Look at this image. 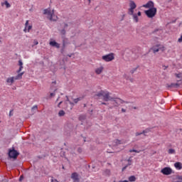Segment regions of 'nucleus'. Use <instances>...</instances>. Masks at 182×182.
Masks as SVG:
<instances>
[{
  "label": "nucleus",
  "instance_id": "obj_1",
  "mask_svg": "<svg viewBox=\"0 0 182 182\" xmlns=\"http://www.w3.org/2000/svg\"><path fill=\"white\" fill-rule=\"evenodd\" d=\"M97 96L99 99H102L104 102H112L114 107H119L120 105H123V103H127V102L123 101V100L120 98H113L110 97V92L107 91L102 90L97 94Z\"/></svg>",
  "mask_w": 182,
  "mask_h": 182
},
{
  "label": "nucleus",
  "instance_id": "obj_2",
  "mask_svg": "<svg viewBox=\"0 0 182 182\" xmlns=\"http://www.w3.org/2000/svg\"><path fill=\"white\" fill-rule=\"evenodd\" d=\"M44 15H47L48 19L53 22H56L58 21V16L55 15L53 11L50 10V9H46L43 11Z\"/></svg>",
  "mask_w": 182,
  "mask_h": 182
},
{
  "label": "nucleus",
  "instance_id": "obj_3",
  "mask_svg": "<svg viewBox=\"0 0 182 182\" xmlns=\"http://www.w3.org/2000/svg\"><path fill=\"white\" fill-rule=\"evenodd\" d=\"M144 14L148 16V18H154L156 14H157V9L156 8H151L149 10H146Z\"/></svg>",
  "mask_w": 182,
  "mask_h": 182
},
{
  "label": "nucleus",
  "instance_id": "obj_4",
  "mask_svg": "<svg viewBox=\"0 0 182 182\" xmlns=\"http://www.w3.org/2000/svg\"><path fill=\"white\" fill-rule=\"evenodd\" d=\"M151 50L154 53H157V52H164V50H166V47L161 44H157L152 47Z\"/></svg>",
  "mask_w": 182,
  "mask_h": 182
},
{
  "label": "nucleus",
  "instance_id": "obj_5",
  "mask_svg": "<svg viewBox=\"0 0 182 182\" xmlns=\"http://www.w3.org/2000/svg\"><path fill=\"white\" fill-rule=\"evenodd\" d=\"M181 85H182V81L178 80L176 83L167 84L166 87H168V89H170L171 90L173 89H178V87H180Z\"/></svg>",
  "mask_w": 182,
  "mask_h": 182
},
{
  "label": "nucleus",
  "instance_id": "obj_6",
  "mask_svg": "<svg viewBox=\"0 0 182 182\" xmlns=\"http://www.w3.org/2000/svg\"><path fill=\"white\" fill-rule=\"evenodd\" d=\"M102 60H105V62H112V60H114V54L109 53L105 55H103L102 57Z\"/></svg>",
  "mask_w": 182,
  "mask_h": 182
},
{
  "label": "nucleus",
  "instance_id": "obj_7",
  "mask_svg": "<svg viewBox=\"0 0 182 182\" xmlns=\"http://www.w3.org/2000/svg\"><path fill=\"white\" fill-rule=\"evenodd\" d=\"M18 156H19V153L18 152V151H16L15 149L10 150L9 151V159H14V160H16V159H17Z\"/></svg>",
  "mask_w": 182,
  "mask_h": 182
},
{
  "label": "nucleus",
  "instance_id": "obj_8",
  "mask_svg": "<svg viewBox=\"0 0 182 182\" xmlns=\"http://www.w3.org/2000/svg\"><path fill=\"white\" fill-rule=\"evenodd\" d=\"M137 8V5L133 1H129V9H128V14H133L134 12V9Z\"/></svg>",
  "mask_w": 182,
  "mask_h": 182
},
{
  "label": "nucleus",
  "instance_id": "obj_9",
  "mask_svg": "<svg viewBox=\"0 0 182 182\" xmlns=\"http://www.w3.org/2000/svg\"><path fill=\"white\" fill-rule=\"evenodd\" d=\"M129 15L132 16V19H133L134 22L137 23V22H139V16H141V11H138L137 14L134 12L132 14H129Z\"/></svg>",
  "mask_w": 182,
  "mask_h": 182
},
{
  "label": "nucleus",
  "instance_id": "obj_10",
  "mask_svg": "<svg viewBox=\"0 0 182 182\" xmlns=\"http://www.w3.org/2000/svg\"><path fill=\"white\" fill-rule=\"evenodd\" d=\"M161 173H162V174H164V176H170V174L173 173V170L171 169V168L165 167L161 169Z\"/></svg>",
  "mask_w": 182,
  "mask_h": 182
},
{
  "label": "nucleus",
  "instance_id": "obj_11",
  "mask_svg": "<svg viewBox=\"0 0 182 182\" xmlns=\"http://www.w3.org/2000/svg\"><path fill=\"white\" fill-rule=\"evenodd\" d=\"M143 8H146V9H151V8H155L154 7V3L151 1H149L147 4H144L143 6Z\"/></svg>",
  "mask_w": 182,
  "mask_h": 182
},
{
  "label": "nucleus",
  "instance_id": "obj_12",
  "mask_svg": "<svg viewBox=\"0 0 182 182\" xmlns=\"http://www.w3.org/2000/svg\"><path fill=\"white\" fill-rule=\"evenodd\" d=\"M29 24V21L27 20L25 23V28L23 29V32H29L31 29H32V26H28Z\"/></svg>",
  "mask_w": 182,
  "mask_h": 182
},
{
  "label": "nucleus",
  "instance_id": "obj_13",
  "mask_svg": "<svg viewBox=\"0 0 182 182\" xmlns=\"http://www.w3.org/2000/svg\"><path fill=\"white\" fill-rule=\"evenodd\" d=\"M104 69H105V68L103 66H100L99 68H97L95 69L96 75H100L103 72Z\"/></svg>",
  "mask_w": 182,
  "mask_h": 182
},
{
  "label": "nucleus",
  "instance_id": "obj_14",
  "mask_svg": "<svg viewBox=\"0 0 182 182\" xmlns=\"http://www.w3.org/2000/svg\"><path fill=\"white\" fill-rule=\"evenodd\" d=\"M71 178H73V180L75 182L79 181V176L77 175V173H72V175H71Z\"/></svg>",
  "mask_w": 182,
  "mask_h": 182
},
{
  "label": "nucleus",
  "instance_id": "obj_15",
  "mask_svg": "<svg viewBox=\"0 0 182 182\" xmlns=\"http://www.w3.org/2000/svg\"><path fill=\"white\" fill-rule=\"evenodd\" d=\"M14 82H15V78L14 77H10L9 78L6 79V82L11 86V85H12V83H14Z\"/></svg>",
  "mask_w": 182,
  "mask_h": 182
},
{
  "label": "nucleus",
  "instance_id": "obj_16",
  "mask_svg": "<svg viewBox=\"0 0 182 182\" xmlns=\"http://www.w3.org/2000/svg\"><path fill=\"white\" fill-rule=\"evenodd\" d=\"M50 46H55V48H60V45L56 41H50Z\"/></svg>",
  "mask_w": 182,
  "mask_h": 182
},
{
  "label": "nucleus",
  "instance_id": "obj_17",
  "mask_svg": "<svg viewBox=\"0 0 182 182\" xmlns=\"http://www.w3.org/2000/svg\"><path fill=\"white\" fill-rule=\"evenodd\" d=\"M23 73H21L16 76V77H14V80H21V79H22V76H23Z\"/></svg>",
  "mask_w": 182,
  "mask_h": 182
},
{
  "label": "nucleus",
  "instance_id": "obj_18",
  "mask_svg": "<svg viewBox=\"0 0 182 182\" xmlns=\"http://www.w3.org/2000/svg\"><path fill=\"white\" fill-rule=\"evenodd\" d=\"M174 167H175V168H176V170H181V168H182L181 163H180V162L175 163Z\"/></svg>",
  "mask_w": 182,
  "mask_h": 182
},
{
  "label": "nucleus",
  "instance_id": "obj_19",
  "mask_svg": "<svg viewBox=\"0 0 182 182\" xmlns=\"http://www.w3.org/2000/svg\"><path fill=\"white\" fill-rule=\"evenodd\" d=\"M2 6L6 5V8H11V4H9L8 1H6L4 3H1Z\"/></svg>",
  "mask_w": 182,
  "mask_h": 182
},
{
  "label": "nucleus",
  "instance_id": "obj_20",
  "mask_svg": "<svg viewBox=\"0 0 182 182\" xmlns=\"http://www.w3.org/2000/svg\"><path fill=\"white\" fill-rule=\"evenodd\" d=\"M65 111H63V110H60L58 112V116L60 117L65 116Z\"/></svg>",
  "mask_w": 182,
  "mask_h": 182
},
{
  "label": "nucleus",
  "instance_id": "obj_21",
  "mask_svg": "<svg viewBox=\"0 0 182 182\" xmlns=\"http://www.w3.org/2000/svg\"><path fill=\"white\" fill-rule=\"evenodd\" d=\"M129 181H130V182L136 181V176H129Z\"/></svg>",
  "mask_w": 182,
  "mask_h": 182
},
{
  "label": "nucleus",
  "instance_id": "obj_22",
  "mask_svg": "<svg viewBox=\"0 0 182 182\" xmlns=\"http://www.w3.org/2000/svg\"><path fill=\"white\" fill-rule=\"evenodd\" d=\"M175 182H182V176H177Z\"/></svg>",
  "mask_w": 182,
  "mask_h": 182
},
{
  "label": "nucleus",
  "instance_id": "obj_23",
  "mask_svg": "<svg viewBox=\"0 0 182 182\" xmlns=\"http://www.w3.org/2000/svg\"><path fill=\"white\" fill-rule=\"evenodd\" d=\"M68 102L70 103V105L73 106V102L69 101V97L68 96H66V101L65 102V105H68Z\"/></svg>",
  "mask_w": 182,
  "mask_h": 182
},
{
  "label": "nucleus",
  "instance_id": "obj_24",
  "mask_svg": "<svg viewBox=\"0 0 182 182\" xmlns=\"http://www.w3.org/2000/svg\"><path fill=\"white\" fill-rule=\"evenodd\" d=\"M168 154H174L176 153V151L173 149H170L168 151Z\"/></svg>",
  "mask_w": 182,
  "mask_h": 182
},
{
  "label": "nucleus",
  "instance_id": "obj_25",
  "mask_svg": "<svg viewBox=\"0 0 182 182\" xmlns=\"http://www.w3.org/2000/svg\"><path fill=\"white\" fill-rule=\"evenodd\" d=\"M80 100H82V97H78V98L74 99V100H73V102H74V103L76 104V103L80 102Z\"/></svg>",
  "mask_w": 182,
  "mask_h": 182
},
{
  "label": "nucleus",
  "instance_id": "obj_26",
  "mask_svg": "<svg viewBox=\"0 0 182 182\" xmlns=\"http://www.w3.org/2000/svg\"><path fill=\"white\" fill-rule=\"evenodd\" d=\"M140 151H141V150L138 151V150H136V149H130L129 150V153H140Z\"/></svg>",
  "mask_w": 182,
  "mask_h": 182
},
{
  "label": "nucleus",
  "instance_id": "obj_27",
  "mask_svg": "<svg viewBox=\"0 0 182 182\" xmlns=\"http://www.w3.org/2000/svg\"><path fill=\"white\" fill-rule=\"evenodd\" d=\"M85 119H86V116H85V115H80V117H79V119L81 122H83V120H85Z\"/></svg>",
  "mask_w": 182,
  "mask_h": 182
},
{
  "label": "nucleus",
  "instance_id": "obj_28",
  "mask_svg": "<svg viewBox=\"0 0 182 182\" xmlns=\"http://www.w3.org/2000/svg\"><path fill=\"white\" fill-rule=\"evenodd\" d=\"M23 69V65L20 66L18 70H17V73H21Z\"/></svg>",
  "mask_w": 182,
  "mask_h": 182
},
{
  "label": "nucleus",
  "instance_id": "obj_29",
  "mask_svg": "<svg viewBox=\"0 0 182 182\" xmlns=\"http://www.w3.org/2000/svg\"><path fill=\"white\" fill-rule=\"evenodd\" d=\"M149 132H150V129H146L142 132V134L146 135V133H149Z\"/></svg>",
  "mask_w": 182,
  "mask_h": 182
},
{
  "label": "nucleus",
  "instance_id": "obj_30",
  "mask_svg": "<svg viewBox=\"0 0 182 182\" xmlns=\"http://www.w3.org/2000/svg\"><path fill=\"white\" fill-rule=\"evenodd\" d=\"M18 65L19 66H23V63L22 62V60H18Z\"/></svg>",
  "mask_w": 182,
  "mask_h": 182
},
{
  "label": "nucleus",
  "instance_id": "obj_31",
  "mask_svg": "<svg viewBox=\"0 0 182 182\" xmlns=\"http://www.w3.org/2000/svg\"><path fill=\"white\" fill-rule=\"evenodd\" d=\"M176 77H178V79H180V77H182V74L181 73H178V74H176Z\"/></svg>",
  "mask_w": 182,
  "mask_h": 182
},
{
  "label": "nucleus",
  "instance_id": "obj_32",
  "mask_svg": "<svg viewBox=\"0 0 182 182\" xmlns=\"http://www.w3.org/2000/svg\"><path fill=\"white\" fill-rule=\"evenodd\" d=\"M128 166H132V159L131 158H129L128 159Z\"/></svg>",
  "mask_w": 182,
  "mask_h": 182
},
{
  "label": "nucleus",
  "instance_id": "obj_33",
  "mask_svg": "<svg viewBox=\"0 0 182 182\" xmlns=\"http://www.w3.org/2000/svg\"><path fill=\"white\" fill-rule=\"evenodd\" d=\"M105 174H107V176H109V174H110V170L107 169V170L105 171Z\"/></svg>",
  "mask_w": 182,
  "mask_h": 182
},
{
  "label": "nucleus",
  "instance_id": "obj_34",
  "mask_svg": "<svg viewBox=\"0 0 182 182\" xmlns=\"http://www.w3.org/2000/svg\"><path fill=\"white\" fill-rule=\"evenodd\" d=\"M51 182H59L58 179H55L53 178H51Z\"/></svg>",
  "mask_w": 182,
  "mask_h": 182
},
{
  "label": "nucleus",
  "instance_id": "obj_35",
  "mask_svg": "<svg viewBox=\"0 0 182 182\" xmlns=\"http://www.w3.org/2000/svg\"><path fill=\"white\" fill-rule=\"evenodd\" d=\"M61 33L63 35H65L66 33V31L65 30V28L61 31Z\"/></svg>",
  "mask_w": 182,
  "mask_h": 182
},
{
  "label": "nucleus",
  "instance_id": "obj_36",
  "mask_svg": "<svg viewBox=\"0 0 182 182\" xmlns=\"http://www.w3.org/2000/svg\"><path fill=\"white\" fill-rule=\"evenodd\" d=\"M55 92H51V93L50 94V97H55Z\"/></svg>",
  "mask_w": 182,
  "mask_h": 182
},
{
  "label": "nucleus",
  "instance_id": "obj_37",
  "mask_svg": "<svg viewBox=\"0 0 182 182\" xmlns=\"http://www.w3.org/2000/svg\"><path fill=\"white\" fill-rule=\"evenodd\" d=\"M141 134H143V132H136V134H135V135L137 136H140V135H141Z\"/></svg>",
  "mask_w": 182,
  "mask_h": 182
},
{
  "label": "nucleus",
  "instance_id": "obj_38",
  "mask_svg": "<svg viewBox=\"0 0 182 182\" xmlns=\"http://www.w3.org/2000/svg\"><path fill=\"white\" fill-rule=\"evenodd\" d=\"M68 26V23H64V29H66Z\"/></svg>",
  "mask_w": 182,
  "mask_h": 182
},
{
  "label": "nucleus",
  "instance_id": "obj_39",
  "mask_svg": "<svg viewBox=\"0 0 182 182\" xmlns=\"http://www.w3.org/2000/svg\"><path fill=\"white\" fill-rule=\"evenodd\" d=\"M178 41L180 43L182 42V35H181V37L178 38Z\"/></svg>",
  "mask_w": 182,
  "mask_h": 182
},
{
  "label": "nucleus",
  "instance_id": "obj_40",
  "mask_svg": "<svg viewBox=\"0 0 182 182\" xmlns=\"http://www.w3.org/2000/svg\"><path fill=\"white\" fill-rule=\"evenodd\" d=\"M136 69H137V68H134V69L132 70H131V73H132V74L134 73V72H136Z\"/></svg>",
  "mask_w": 182,
  "mask_h": 182
},
{
  "label": "nucleus",
  "instance_id": "obj_41",
  "mask_svg": "<svg viewBox=\"0 0 182 182\" xmlns=\"http://www.w3.org/2000/svg\"><path fill=\"white\" fill-rule=\"evenodd\" d=\"M77 152H78V153H82V148L79 147V148L77 149Z\"/></svg>",
  "mask_w": 182,
  "mask_h": 182
},
{
  "label": "nucleus",
  "instance_id": "obj_42",
  "mask_svg": "<svg viewBox=\"0 0 182 182\" xmlns=\"http://www.w3.org/2000/svg\"><path fill=\"white\" fill-rule=\"evenodd\" d=\"M39 43L38 42V41H36V40H34V41H33V44L34 45H38Z\"/></svg>",
  "mask_w": 182,
  "mask_h": 182
},
{
  "label": "nucleus",
  "instance_id": "obj_43",
  "mask_svg": "<svg viewBox=\"0 0 182 182\" xmlns=\"http://www.w3.org/2000/svg\"><path fill=\"white\" fill-rule=\"evenodd\" d=\"M62 103H63V102L60 101L58 105V107H60V105H62Z\"/></svg>",
  "mask_w": 182,
  "mask_h": 182
},
{
  "label": "nucleus",
  "instance_id": "obj_44",
  "mask_svg": "<svg viewBox=\"0 0 182 182\" xmlns=\"http://www.w3.org/2000/svg\"><path fill=\"white\" fill-rule=\"evenodd\" d=\"M115 143H116L117 144H120V141H119L118 139H116V140H115Z\"/></svg>",
  "mask_w": 182,
  "mask_h": 182
},
{
  "label": "nucleus",
  "instance_id": "obj_45",
  "mask_svg": "<svg viewBox=\"0 0 182 182\" xmlns=\"http://www.w3.org/2000/svg\"><path fill=\"white\" fill-rule=\"evenodd\" d=\"M23 180V176H21L19 178V181H22Z\"/></svg>",
  "mask_w": 182,
  "mask_h": 182
},
{
  "label": "nucleus",
  "instance_id": "obj_46",
  "mask_svg": "<svg viewBox=\"0 0 182 182\" xmlns=\"http://www.w3.org/2000/svg\"><path fill=\"white\" fill-rule=\"evenodd\" d=\"M122 112L123 113H126V109L122 108Z\"/></svg>",
  "mask_w": 182,
  "mask_h": 182
},
{
  "label": "nucleus",
  "instance_id": "obj_47",
  "mask_svg": "<svg viewBox=\"0 0 182 182\" xmlns=\"http://www.w3.org/2000/svg\"><path fill=\"white\" fill-rule=\"evenodd\" d=\"M167 68H168V66L164 65V70H166V69H167Z\"/></svg>",
  "mask_w": 182,
  "mask_h": 182
},
{
  "label": "nucleus",
  "instance_id": "obj_48",
  "mask_svg": "<svg viewBox=\"0 0 182 182\" xmlns=\"http://www.w3.org/2000/svg\"><path fill=\"white\" fill-rule=\"evenodd\" d=\"M9 116H12V110L9 112Z\"/></svg>",
  "mask_w": 182,
  "mask_h": 182
},
{
  "label": "nucleus",
  "instance_id": "obj_49",
  "mask_svg": "<svg viewBox=\"0 0 182 182\" xmlns=\"http://www.w3.org/2000/svg\"><path fill=\"white\" fill-rule=\"evenodd\" d=\"M33 109H38V107L37 106H33Z\"/></svg>",
  "mask_w": 182,
  "mask_h": 182
},
{
  "label": "nucleus",
  "instance_id": "obj_50",
  "mask_svg": "<svg viewBox=\"0 0 182 182\" xmlns=\"http://www.w3.org/2000/svg\"><path fill=\"white\" fill-rule=\"evenodd\" d=\"M119 182H129L127 181H119Z\"/></svg>",
  "mask_w": 182,
  "mask_h": 182
},
{
  "label": "nucleus",
  "instance_id": "obj_51",
  "mask_svg": "<svg viewBox=\"0 0 182 182\" xmlns=\"http://www.w3.org/2000/svg\"><path fill=\"white\" fill-rule=\"evenodd\" d=\"M126 168H127V166L124 167L122 170H126Z\"/></svg>",
  "mask_w": 182,
  "mask_h": 182
},
{
  "label": "nucleus",
  "instance_id": "obj_52",
  "mask_svg": "<svg viewBox=\"0 0 182 182\" xmlns=\"http://www.w3.org/2000/svg\"><path fill=\"white\" fill-rule=\"evenodd\" d=\"M102 105H107L106 102H102Z\"/></svg>",
  "mask_w": 182,
  "mask_h": 182
},
{
  "label": "nucleus",
  "instance_id": "obj_53",
  "mask_svg": "<svg viewBox=\"0 0 182 182\" xmlns=\"http://www.w3.org/2000/svg\"><path fill=\"white\" fill-rule=\"evenodd\" d=\"M92 1H93V0H88V1H89L90 4V2H92Z\"/></svg>",
  "mask_w": 182,
  "mask_h": 182
},
{
  "label": "nucleus",
  "instance_id": "obj_54",
  "mask_svg": "<svg viewBox=\"0 0 182 182\" xmlns=\"http://www.w3.org/2000/svg\"><path fill=\"white\" fill-rule=\"evenodd\" d=\"M59 100V97H58V98L56 100V102H58Z\"/></svg>",
  "mask_w": 182,
  "mask_h": 182
},
{
  "label": "nucleus",
  "instance_id": "obj_55",
  "mask_svg": "<svg viewBox=\"0 0 182 182\" xmlns=\"http://www.w3.org/2000/svg\"><path fill=\"white\" fill-rule=\"evenodd\" d=\"M69 56V58H71L72 57V55H68Z\"/></svg>",
  "mask_w": 182,
  "mask_h": 182
},
{
  "label": "nucleus",
  "instance_id": "obj_56",
  "mask_svg": "<svg viewBox=\"0 0 182 182\" xmlns=\"http://www.w3.org/2000/svg\"><path fill=\"white\" fill-rule=\"evenodd\" d=\"M131 82H133V80H131Z\"/></svg>",
  "mask_w": 182,
  "mask_h": 182
},
{
  "label": "nucleus",
  "instance_id": "obj_57",
  "mask_svg": "<svg viewBox=\"0 0 182 182\" xmlns=\"http://www.w3.org/2000/svg\"><path fill=\"white\" fill-rule=\"evenodd\" d=\"M134 109H136V107H134Z\"/></svg>",
  "mask_w": 182,
  "mask_h": 182
},
{
  "label": "nucleus",
  "instance_id": "obj_58",
  "mask_svg": "<svg viewBox=\"0 0 182 182\" xmlns=\"http://www.w3.org/2000/svg\"><path fill=\"white\" fill-rule=\"evenodd\" d=\"M123 18H124V15H123Z\"/></svg>",
  "mask_w": 182,
  "mask_h": 182
}]
</instances>
